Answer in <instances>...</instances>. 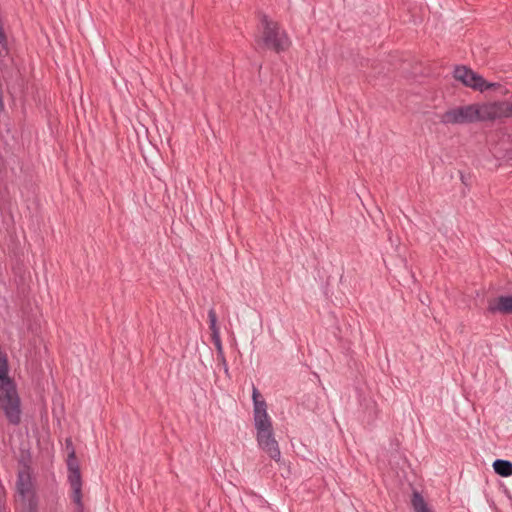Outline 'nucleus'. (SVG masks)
I'll use <instances>...</instances> for the list:
<instances>
[{"label":"nucleus","mask_w":512,"mask_h":512,"mask_svg":"<svg viewBox=\"0 0 512 512\" xmlns=\"http://www.w3.org/2000/svg\"><path fill=\"white\" fill-rule=\"evenodd\" d=\"M252 399L254 405V425L257 430V442L259 447L276 462H280L281 452L278 442L274 438L273 427L267 414V405L260 392L253 385Z\"/></svg>","instance_id":"obj_1"},{"label":"nucleus","mask_w":512,"mask_h":512,"mask_svg":"<svg viewBox=\"0 0 512 512\" xmlns=\"http://www.w3.org/2000/svg\"><path fill=\"white\" fill-rule=\"evenodd\" d=\"M208 318H209V328L211 330V335H214L215 333L218 335L220 334L219 327L217 326V314L214 308H211L208 311Z\"/></svg>","instance_id":"obj_11"},{"label":"nucleus","mask_w":512,"mask_h":512,"mask_svg":"<svg viewBox=\"0 0 512 512\" xmlns=\"http://www.w3.org/2000/svg\"><path fill=\"white\" fill-rule=\"evenodd\" d=\"M211 339H212L213 344L216 347L218 359H220L223 363H225V356H224V351H223V347H222L220 334L217 335L215 333L214 335H211Z\"/></svg>","instance_id":"obj_12"},{"label":"nucleus","mask_w":512,"mask_h":512,"mask_svg":"<svg viewBox=\"0 0 512 512\" xmlns=\"http://www.w3.org/2000/svg\"><path fill=\"white\" fill-rule=\"evenodd\" d=\"M506 101H495L480 105L481 120L493 121L506 118Z\"/></svg>","instance_id":"obj_7"},{"label":"nucleus","mask_w":512,"mask_h":512,"mask_svg":"<svg viewBox=\"0 0 512 512\" xmlns=\"http://www.w3.org/2000/svg\"><path fill=\"white\" fill-rule=\"evenodd\" d=\"M411 504L415 512H431L424 498L418 491L413 492Z\"/></svg>","instance_id":"obj_10"},{"label":"nucleus","mask_w":512,"mask_h":512,"mask_svg":"<svg viewBox=\"0 0 512 512\" xmlns=\"http://www.w3.org/2000/svg\"><path fill=\"white\" fill-rule=\"evenodd\" d=\"M259 31L260 34L255 37V42L261 49L279 54L286 51L291 45L287 33L281 29L278 22L270 19L264 13L260 14Z\"/></svg>","instance_id":"obj_2"},{"label":"nucleus","mask_w":512,"mask_h":512,"mask_svg":"<svg viewBox=\"0 0 512 512\" xmlns=\"http://www.w3.org/2000/svg\"><path fill=\"white\" fill-rule=\"evenodd\" d=\"M439 118L440 122L445 125H462L482 121L480 105L478 104L451 108L441 114Z\"/></svg>","instance_id":"obj_4"},{"label":"nucleus","mask_w":512,"mask_h":512,"mask_svg":"<svg viewBox=\"0 0 512 512\" xmlns=\"http://www.w3.org/2000/svg\"><path fill=\"white\" fill-rule=\"evenodd\" d=\"M16 488L22 502L37 501L31 475V468L28 465H24L22 469L19 470Z\"/></svg>","instance_id":"obj_5"},{"label":"nucleus","mask_w":512,"mask_h":512,"mask_svg":"<svg viewBox=\"0 0 512 512\" xmlns=\"http://www.w3.org/2000/svg\"><path fill=\"white\" fill-rule=\"evenodd\" d=\"M461 181H462L463 183H465V178H464V175H463L462 173H461Z\"/></svg>","instance_id":"obj_17"},{"label":"nucleus","mask_w":512,"mask_h":512,"mask_svg":"<svg viewBox=\"0 0 512 512\" xmlns=\"http://www.w3.org/2000/svg\"><path fill=\"white\" fill-rule=\"evenodd\" d=\"M453 76L466 87L480 92L485 91V79L466 66H456Z\"/></svg>","instance_id":"obj_6"},{"label":"nucleus","mask_w":512,"mask_h":512,"mask_svg":"<svg viewBox=\"0 0 512 512\" xmlns=\"http://www.w3.org/2000/svg\"><path fill=\"white\" fill-rule=\"evenodd\" d=\"M506 118H511L512 117V102H507L506 101Z\"/></svg>","instance_id":"obj_15"},{"label":"nucleus","mask_w":512,"mask_h":512,"mask_svg":"<svg viewBox=\"0 0 512 512\" xmlns=\"http://www.w3.org/2000/svg\"><path fill=\"white\" fill-rule=\"evenodd\" d=\"M487 89H500V93L503 95H506L508 93V90L504 87H502L499 83H490L485 80V90Z\"/></svg>","instance_id":"obj_14"},{"label":"nucleus","mask_w":512,"mask_h":512,"mask_svg":"<svg viewBox=\"0 0 512 512\" xmlns=\"http://www.w3.org/2000/svg\"><path fill=\"white\" fill-rule=\"evenodd\" d=\"M388 240L390 242H392V233H391V231L388 232Z\"/></svg>","instance_id":"obj_16"},{"label":"nucleus","mask_w":512,"mask_h":512,"mask_svg":"<svg viewBox=\"0 0 512 512\" xmlns=\"http://www.w3.org/2000/svg\"><path fill=\"white\" fill-rule=\"evenodd\" d=\"M21 512H37V501L22 502Z\"/></svg>","instance_id":"obj_13"},{"label":"nucleus","mask_w":512,"mask_h":512,"mask_svg":"<svg viewBox=\"0 0 512 512\" xmlns=\"http://www.w3.org/2000/svg\"><path fill=\"white\" fill-rule=\"evenodd\" d=\"M487 310L492 314L496 312L512 314V296H499L489 301Z\"/></svg>","instance_id":"obj_8"},{"label":"nucleus","mask_w":512,"mask_h":512,"mask_svg":"<svg viewBox=\"0 0 512 512\" xmlns=\"http://www.w3.org/2000/svg\"><path fill=\"white\" fill-rule=\"evenodd\" d=\"M67 447L71 450L67 458L68 481L72 489V500L76 505L75 512H84V504L82 502V478L80 472V465L76 457L75 449L72 446L71 440H67Z\"/></svg>","instance_id":"obj_3"},{"label":"nucleus","mask_w":512,"mask_h":512,"mask_svg":"<svg viewBox=\"0 0 512 512\" xmlns=\"http://www.w3.org/2000/svg\"><path fill=\"white\" fill-rule=\"evenodd\" d=\"M493 469L496 474L502 477L512 475V462L509 460L497 459L493 462Z\"/></svg>","instance_id":"obj_9"}]
</instances>
